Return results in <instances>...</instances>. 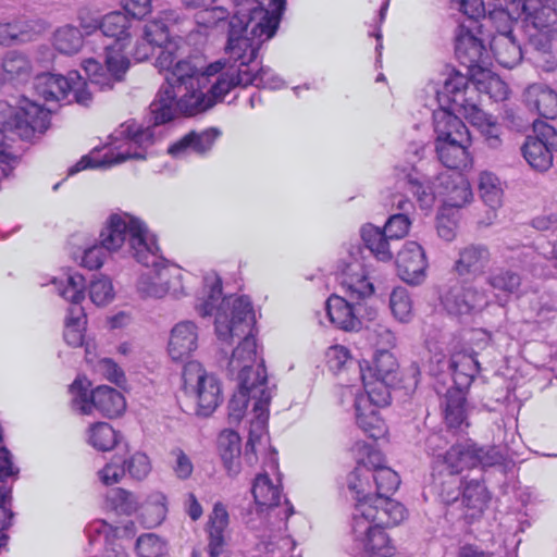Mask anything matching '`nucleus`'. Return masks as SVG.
<instances>
[{"label": "nucleus", "instance_id": "f257e3e1", "mask_svg": "<svg viewBox=\"0 0 557 557\" xmlns=\"http://www.w3.org/2000/svg\"><path fill=\"white\" fill-rule=\"evenodd\" d=\"M205 287L209 288L206 297L196 306L199 315L214 314V331L220 342L232 345L235 337L240 338L227 364L228 375L237 371L238 381L227 404V421L237 425L246 416L249 401L257 403L261 392H268L272 398L276 385L269 386L265 361L258 352L257 321L250 297H222V280L218 275L210 284L209 277H205Z\"/></svg>", "mask_w": 557, "mask_h": 557}, {"label": "nucleus", "instance_id": "f03ea898", "mask_svg": "<svg viewBox=\"0 0 557 557\" xmlns=\"http://www.w3.org/2000/svg\"><path fill=\"white\" fill-rule=\"evenodd\" d=\"M400 484V478L389 467L379 468L370 479V486L350 490L355 493L356 511L366 519H377L385 523H400L407 516L406 507L389 497Z\"/></svg>", "mask_w": 557, "mask_h": 557}, {"label": "nucleus", "instance_id": "7ed1b4c3", "mask_svg": "<svg viewBox=\"0 0 557 557\" xmlns=\"http://www.w3.org/2000/svg\"><path fill=\"white\" fill-rule=\"evenodd\" d=\"M50 125V112L41 106L26 101L21 108H14L7 101H0V166L7 169L8 175L12 166L4 162L3 147L10 135L30 140L44 134Z\"/></svg>", "mask_w": 557, "mask_h": 557}, {"label": "nucleus", "instance_id": "20e7f679", "mask_svg": "<svg viewBox=\"0 0 557 557\" xmlns=\"http://www.w3.org/2000/svg\"><path fill=\"white\" fill-rule=\"evenodd\" d=\"M506 457L503 449L496 445H479L471 438H456L438 457L435 469L436 475L444 472L460 474L463 470L481 468L483 470L503 466Z\"/></svg>", "mask_w": 557, "mask_h": 557}, {"label": "nucleus", "instance_id": "39448f33", "mask_svg": "<svg viewBox=\"0 0 557 557\" xmlns=\"http://www.w3.org/2000/svg\"><path fill=\"white\" fill-rule=\"evenodd\" d=\"M213 107V101L207 99L200 84L194 88H173L171 85H162L150 103V113L154 126L165 124L174 120L178 114L194 116Z\"/></svg>", "mask_w": 557, "mask_h": 557}, {"label": "nucleus", "instance_id": "423d86ee", "mask_svg": "<svg viewBox=\"0 0 557 557\" xmlns=\"http://www.w3.org/2000/svg\"><path fill=\"white\" fill-rule=\"evenodd\" d=\"M359 374L364 393L381 404H391L392 389L400 383L398 362L391 351L376 350L371 361L363 359L359 364Z\"/></svg>", "mask_w": 557, "mask_h": 557}, {"label": "nucleus", "instance_id": "0eeeda50", "mask_svg": "<svg viewBox=\"0 0 557 557\" xmlns=\"http://www.w3.org/2000/svg\"><path fill=\"white\" fill-rule=\"evenodd\" d=\"M237 18H231L227 44L225 46L226 58L218 60L207 66V74L214 75L225 66H234L236 70L252 69L257 64L259 51L264 44L261 39L244 33Z\"/></svg>", "mask_w": 557, "mask_h": 557}, {"label": "nucleus", "instance_id": "6e6552de", "mask_svg": "<svg viewBox=\"0 0 557 557\" xmlns=\"http://www.w3.org/2000/svg\"><path fill=\"white\" fill-rule=\"evenodd\" d=\"M366 261L367 257L362 256V250L350 246L346 255L341 257L334 265L335 280L348 298L367 299L374 294V285L369 280Z\"/></svg>", "mask_w": 557, "mask_h": 557}, {"label": "nucleus", "instance_id": "1a4fd4ad", "mask_svg": "<svg viewBox=\"0 0 557 557\" xmlns=\"http://www.w3.org/2000/svg\"><path fill=\"white\" fill-rule=\"evenodd\" d=\"M89 34L100 28L107 37L113 38L114 42L107 45L106 63L110 70L124 71L129 67V60L124 54V49L131 37V18L122 11H113L106 14L100 22L92 21L90 24H82Z\"/></svg>", "mask_w": 557, "mask_h": 557}, {"label": "nucleus", "instance_id": "9d476101", "mask_svg": "<svg viewBox=\"0 0 557 557\" xmlns=\"http://www.w3.org/2000/svg\"><path fill=\"white\" fill-rule=\"evenodd\" d=\"M90 385L85 376H77L70 385L74 400L82 404V413L89 414L96 409L107 418H115L124 412L126 401L121 392L108 385H99L89 392Z\"/></svg>", "mask_w": 557, "mask_h": 557}, {"label": "nucleus", "instance_id": "9b49d317", "mask_svg": "<svg viewBox=\"0 0 557 557\" xmlns=\"http://www.w3.org/2000/svg\"><path fill=\"white\" fill-rule=\"evenodd\" d=\"M120 134L127 138L129 146H136L140 151L109 152L100 160L85 156L69 170V174L73 175L88 168H109L129 159L144 160L146 158L145 150L154 143L153 127L150 126L141 128L134 124L122 125Z\"/></svg>", "mask_w": 557, "mask_h": 557}, {"label": "nucleus", "instance_id": "f8f14e48", "mask_svg": "<svg viewBox=\"0 0 557 557\" xmlns=\"http://www.w3.org/2000/svg\"><path fill=\"white\" fill-rule=\"evenodd\" d=\"M236 12L232 18H237L244 33L265 42L276 34L282 20V10L257 4L256 0H235Z\"/></svg>", "mask_w": 557, "mask_h": 557}, {"label": "nucleus", "instance_id": "ddd939ff", "mask_svg": "<svg viewBox=\"0 0 557 557\" xmlns=\"http://www.w3.org/2000/svg\"><path fill=\"white\" fill-rule=\"evenodd\" d=\"M398 523L380 522L377 519H366L360 512L352 518L351 530L356 541H360L363 547L362 557H391L394 555V546L385 532L386 528Z\"/></svg>", "mask_w": 557, "mask_h": 557}, {"label": "nucleus", "instance_id": "4468645a", "mask_svg": "<svg viewBox=\"0 0 557 557\" xmlns=\"http://www.w3.org/2000/svg\"><path fill=\"white\" fill-rule=\"evenodd\" d=\"M107 237L99 244H156L158 238L144 221L126 212L112 213L107 221Z\"/></svg>", "mask_w": 557, "mask_h": 557}, {"label": "nucleus", "instance_id": "2eb2a0df", "mask_svg": "<svg viewBox=\"0 0 557 557\" xmlns=\"http://www.w3.org/2000/svg\"><path fill=\"white\" fill-rule=\"evenodd\" d=\"M182 278V269L178 265L163 267L153 274L141 273L137 278L136 289L141 298H162L166 294L178 298L187 294Z\"/></svg>", "mask_w": 557, "mask_h": 557}, {"label": "nucleus", "instance_id": "dca6fc26", "mask_svg": "<svg viewBox=\"0 0 557 557\" xmlns=\"http://www.w3.org/2000/svg\"><path fill=\"white\" fill-rule=\"evenodd\" d=\"M521 150L532 169L548 171L553 165V152L557 151V132L549 125H542L535 136L527 137Z\"/></svg>", "mask_w": 557, "mask_h": 557}, {"label": "nucleus", "instance_id": "f3484780", "mask_svg": "<svg viewBox=\"0 0 557 557\" xmlns=\"http://www.w3.org/2000/svg\"><path fill=\"white\" fill-rule=\"evenodd\" d=\"M151 471V462L147 454L136 451L128 458L114 457L99 472L100 481L106 485L117 483L125 473L134 480L141 481Z\"/></svg>", "mask_w": 557, "mask_h": 557}, {"label": "nucleus", "instance_id": "a211bd4d", "mask_svg": "<svg viewBox=\"0 0 557 557\" xmlns=\"http://www.w3.org/2000/svg\"><path fill=\"white\" fill-rule=\"evenodd\" d=\"M364 299H352L345 296L331 295L325 301L330 322L343 331H358L362 326L359 314Z\"/></svg>", "mask_w": 557, "mask_h": 557}, {"label": "nucleus", "instance_id": "6ab92c4d", "mask_svg": "<svg viewBox=\"0 0 557 557\" xmlns=\"http://www.w3.org/2000/svg\"><path fill=\"white\" fill-rule=\"evenodd\" d=\"M395 263L399 278L406 284L419 286L425 281L429 263L423 246H404Z\"/></svg>", "mask_w": 557, "mask_h": 557}, {"label": "nucleus", "instance_id": "aec40b11", "mask_svg": "<svg viewBox=\"0 0 557 557\" xmlns=\"http://www.w3.org/2000/svg\"><path fill=\"white\" fill-rule=\"evenodd\" d=\"M492 500V493L488 491L484 480L471 479L465 481L459 507L462 510V518L467 524L479 521Z\"/></svg>", "mask_w": 557, "mask_h": 557}, {"label": "nucleus", "instance_id": "412c9836", "mask_svg": "<svg viewBox=\"0 0 557 557\" xmlns=\"http://www.w3.org/2000/svg\"><path fill=\"white\" fill-rule=\"evenodd\" d=\"M271 403V396L268 392H261V397L257 403L252 404V412L255 413L253 420L250 422L248 440L245 445L244 459L249 466H253L258 461L257 445H261L262 440L268 434V421H269V406Z\"/></svg>", "mask_w": 557, "mask_h": 557}, {"label": "nucleus", "instance_id": "4be33fe9", "mask_svg": "<svg viewBox=\"0 0 557 557\" xmlns=\"http://www.w3.org/2000/svg\"><path fill=\"white\" fill-rule=\"evenodd\" d=\"M455 54L458 61L468 69L480 66L487 57L483 40L476 37L472 26L461 24L456 35Z\"/></svg>", "mask_w": 557, "mask_h": 557}, {"label": "nucleus", "instance_id": "5701e85b", "mask_svg": "<svg viewBox=\"0 0 557 557\" xmlns=\"http://www.w3.org/2000/svg\"><path fill=\"white\" fill-rule=\"evenodd\" d=\"M388 405L376 401V398H372L367 393L356 397V423L368 437L376 440L383 434L384 422L380 417L379 408Z\"/></svg>", "mask_w": 557, "mask_h": 557}, {"label": "nucleus", "instance_id": "b1692460", "mask_svg": "<svg viewBox=\"0 0 557 557\" xmlns=\"http://www.w3.org/2000/svg\"><path fill=\"white\" fill-rule=\"evenodd\" d=\"M215 82L209 89L208 100L213 101V106L222 101L224 97L235 87H247L250 84H260L262 78L255 76L248 70H236L234 66H225L219 73Z\"/></svg>", "mask_w": 557, "mask_h": 557}, {"label": "nucleus", "instance_id": "393cba45", "mask_svg": "<svg viewBox=\"0 0 557 557\" xmlns=\"http://www.w3.org/2000/svg\"><path fill=\"white\" fill-rule=\"evenodd\" d=\"M197 325L193 321L176 323L171 330L168 351L173 361L184 362L198 347Z\"/></svg>", "mask_w": 557, "mask_h": 557}, {"label": "nucleus", "instance_id": "a878e982", "mask_svg": "<svg viewBox=\"0 0 557 557\" xmlns=\"http://www.w3.org/2000/svg\"><path fill=\"white\" fill-rule=\"evenodd\" d=\"M476 292L471 287H466L456 278L449 281V284L440 295V300L444 309L451 315L471 314L475 309Z\"/></svg>", "mask_w": 557, "mask_h": 557}, {"label": "nucleus", "instance_id": "bb28decb", "mask_svg": "<svg viewBox=\"0 0 557 557\" xmlns=\"http://www.w3.org/2000/svg\"><path fill=\"white\" fill-rule=\"evenodd\" d=\"M195 393L198 416H211L223 400L220 380L214 374L207 373L205 370L197 377Z\"/></svg>", "mask_w": 557, "mask_h": 557}, {"label": "nucleus", "instance_id": "cd10ccee", "mask_svg": "<svg viewBox=\"0 0 557 557\" xmlns=\"http://www.w3.org/2000/svg\"><path fill=\"white\" fill-rule=\"evenodd\" d=\"M437 195L443 196V202L450 208H461L472 199L469 182L460 174L437 176Z\"/></svg>", "mask_w": 557, "mask_h": 557}, {"label": "nucleus", "instance_id": "c85d7f7f", "mask_svg": "<svg viewBox=\"0 0 557 557\" xmlns=\"http://www.w3.org/2000/svg\"><path fill=\"white\" fill-rule=\"evenodd\" d=\"M523 101L531 111L545 119L557 117V92L547 85H529L523 91Z\"/></svg>", "mask_w": 557, "mask_h": 557}, {"label": "nucleus", "instance_id": "c756f323", "mask_svg": "<svg viewBox=\"0 0 557 557\" xmlns=\"http://www.w3.org/2000/svg\"><path fill=\"white\" fill-rule=\"evenodd\" d=\"M285 505L286 509L283 520L284 532H282L280 528L277 532L263 534L257 544V550L264 554L267 557H282L284 554L292 552L295 547L294 540L290 535L285 534L287 530L286 521L288 517L295 513V509L287 498L285 499Z\"/></svg>", "mask_w": 557, "mask_h": 557}, {"label": "nucleus", "instance_id": "7c9ffc66", "mask_svg": "<svg viewBox=\"0 0 557 557\" xmlns=\"http://www.w3.org/2000/svg\"><path fill=\"white\" fill-rule=\"evenodd\" d=\"M220 135L221 131L215 127H210L202 132L191 131L172 144L168 152L176 158L184 156L188 150L203 154L212 148Z\"/></svg>", "mask_w": 557, "mask_h": 557}, {"label": "nucleus", "instance_id": "2f4dec72", "mask_svg": "<svg viewBox=\"0 0 557 557\" xmlns=\"http://www.w3.org/2000/svg\"><path fill=\"white\" fill-rule=\"evenodd\" d=\"M435 143L438 160L446 168L460 170L471 164V157L468 151L470 137L436 140Z\"/></svg>", "mask_w": 557, "mask_h": 557}, {"label": "nucleus", "instance_id": "473e14b6", "mask_svg": "<svg viewBox=\"0 0 557 557\" xmlns=\"http://www.w3.org/2000/svg\"><path fill=\"white\" fill-rule=\"evenodd\" d=\"M479 194L483 202L491 209L487 212L486 221H480L485 225H490L496 219V210L503 203V188L499 178L492 172L483 171L478 178Z\"/></svg>", "mask_w": 557, "mask_h": 557}, {"label": "nucleus", "instance_id": "72a5a7b5", "mask_svg": "<svg viewBox=\"0 0 557 557\" xmlns=\"http://www.w3.org/2000/svg\"><path fill=\"white\" fill-rule=\"evenodd\" d=\"M468 89L469 79L467 76L459 73L450 75L445 79L443 87L436 91L440 106L444 108L451 107L453 110L457 108L467 109Z\"/></svg>", "mask_w": 557, "mask_h": 557}, {"label": "nucleus", "instance_id": "f704fd0d", "mask_svg": "<svg viewBox=\"0 0 557 557\" xmlns=\"http://www.w3.org/2000/svg\"><path fill=\"white\" fill-rule=\"evenodd\" d=\"M480 372V363L476 354L458 351L451 355L450 369L448 371L454 386L470 388L475 376Z\"/></svg>", "mask_w": 557, "mask_h": 557}, {"label": "nucleus", "instance_id": "c9c22d12", "mask_svg": "<svg viewBox=\"0 0 557 557\" xmlns=\"http://www.w3.org/2000/svg\"><path fill=\"white\" fill-rule=\"evenodd\" d=\"M366 457L358 460L355 469L347 476V486L349 490L359 488L362 481L367 486H370V479L379 468H383L385 458L381 451L366 445Z\"/></svg>", "mask_w": 557, "mask_h": 557}, {"label": "nucleus", "instance_id": "e433bc0d", "mask_svg": "<svg viewBox=\"0 0 557 557\" xmlns=\"http://www.w3.org/2000/svg\"><path fill=\"white\" fill-rule=\"evenodd\" d=\"M240 436L236 431L224 430L218 437V451L228 476L240 472Z\"/></svg>", "mask_w": 557, "mask_h": 557}, {"label": "nucleus", "instance_id": "4c0bfd02", "mask_svg": "<svg viewBox=\"0 0 557 557\" xmlns=\"http://www.w3.org/2000/svg\"><path fill=\"white\" fill-rule=\"evenodd\" d=\"M433 125L436 140L468 138L469 131L465 123L450 110L441 107L433 112Z\"/></svg>", "mask_w": 557, "mask_h": 557}, {"label": "nucleus", "instance_id": "58836bf2", "mask_svg": "<svg viewBox=\"0 0 557 557\" xmlns=\"http://www.w3.org/2000/svg\"><path fill=\"white\" fill-rule=\"evenodd\" d=\"M71 87L70 75L67 77L52 73H41L35 77L34 89L46 101H61L69 96Z\"/></svg>", "mask_w": 557, "mask_h": 557}, {"label": "nucleus", "instance_id": "ea45409f", "mask_svg": "<svg viewBox=\"0 0 557 557\" xmlns=\"http://www.w3.org/2000/svg\"><path fill=\"white\" fill-rule=\"evenodd\" d=\"M206 76H211L207 74V69L205 72H201L191 60H177L171 73L165 74V83L163 85H171L175 89H193L194 85H199Z\"/></svg>", "mask_w": 557, "mask_h": 557}, {"label": "nucleus", "instance_id": "a19ab883", "mask_svg": "<svg viewBox=\"0 0 557 557\" xmlns=\"http://www.w3.org/2000/svg\"><path fill=\"white\" fill-rule=\"evenodd\" d=\"M490 47L496 61L504 67L511 69L522 60L521 46L513 35H493Z\"/></svg>", "mask_w": 557, "mask_h": 557}, {"label": "nucleus", "instance_id": "79ce46f5", "mask_svg": "<svg viewBox=\"0 0 557 557\" xmlns=\"http://www.w3.org/2000/svg\"><path fill=\"white\" fill-rule=\"evenodd\" d=\"M177 21L175 11H162L157 17L147 22L144 28V39L150 45L163 47L170 44V28Z\"/></svg>", "mask_w": 557, "mask_h": 557}, {"label": "nucleus", "instance_id": "37998d69", "mask_svg": "<svg viewBox=\"0 0 557 557\" xmlns=\"http://www.w3.org/2000/svg\"><path fill=\"white\" fill-rule=\"evenodd\" d=\"M490 261V251L486 246H467L459 252L454 270L463 276L481 272Z\"/></svg>", "mask_w": 557, "mask_h": 557}, {"label": "nucleus", "instance_id": "c03bdc74", "mask_svg": "<svg viewBox=\"0 0 557 557\" xmlns=\"http://www.w3.org/2000/svg\"><path fill=\"white\" fill-rule=\"evenodd\" d=\"M251 493L257 506L262 510L267 507L270 511H275L280 506L281 490L274 485L269 474L264 471L259 473L252 483Z\"/></svg>", "mask_w": 557, "mask_h": 557}, {"label": "nucleus", "instance_id": "a18cd8bd", "mask_svg": "<svg viewBox=\"0 0 557 557\" xmlns=\"http://www.w3.org/2000/svg\"><path fill=\"white\" fill-rule=\"evenodd\" d=\"M520 4L525 22L539 30H545L557 22V11L542 0H520Z\"/></svg>", "mask_w": 557, "mask_h": 557}, {"label": "nucleus", "instance_id": "49530a36", "mask_svg": "<svg viewBox=\"0 0 557 557\" xmlns=\"http://www.w3.org/2000/svg\"><path fill=\"white\" fill-rule=\"evenodd\" d=\"M228 525V512L226 507L218 502L214 504L211 515L209 516L208 532V549L215 547L228 546L224 531Z\"/></svg>", "mask_w": 557, "mask_h": 557}, {"label": "nucleus", "instance_id": "de8ad7c7", "mask_svg": "<svg viewBox=\"0 0 557 557\" xmlns=\"http://www.w3.org/2000/svg\"><path fill=\"white\" fill-rule=\"evenodd\" d=\"M104 64H107L104 62ZM113 71L106 65V69L96 60L89 59L84 64V71L86 72L89 81V85H92L99 90L111 89L116 82H121L126 71Z\"/></svg>", "mask_w": 557, "mask_h": 557}, {"label": "nucleus", "instance_id": "09e8293b", "mask_svg": "<svg viewBox=\"0 0 557 557\" xmlns=\"http://www.w3.org/2000/svg\"><path fill=\"white\" fill-rule=\"evenodd\" d=\"M88 432V444L99 451H109L120 447L123 440V435L108 422H96Z\"/></svg>", "mask_w": 557, "mask_h": 557}, {"label": "nucleus", "instance_id": "8fccbe9b", "mask_svg": "<svg viewBox=\"0 0 557 557\" xmlns=\"http://www.w3.org/2000/svg\"><path fill=\"white\" fill-rule=\"evenodd\" d=\"M456 440V434L451 430L441 429L437 431L430 432L423 440V449L432 456L431 469L432 475L435 478L437 470L435 463L440 456L445 455V450L449 448L451 443Z\"/></svg>", "mask_w": 557, "mask_h": 557}, {"label": "nucleus", "instance_id": "3c124183", "mask_svg": "<svg viewBox=\"0 0 557 557\" xmlns=\"http://www.w3.org/2000/svg\"><path fill=\"white\" fill-rule=\"evenodd\" d=\"M53 46L61 53L75 54L84 46L83 34L75 26H61L53 34Z\"/></svg>", "mask_w": 557, "mask_h": 557}, {"label": "nucleus", "instance_id": "603ef678", "mask_svg": "<svg viewBox=\"0 0 557 557\" xmlns=\"http://www.w3.org/2000/svg\"><path fill=\"white\" fill-rule=\"evenodd\" d=\"M406 186L410 193L417 198L422 209H429L433 206L437 195V187L433 188L430 181L417 173H409L405 177Z\"/></svg>", "mask_w": 557, "mask_h": 557}, {"label": "nucleus", "instance_id": "864d4df0", "mask_svg": "<svg viewBox=\"0 0 557 557\" xmlns=\"http://www.w3.org/2000/svg\"><path fill=\"white\" fill-rule=\"evenodd\" d=\"M1 67L11 79L24 81L28 78L33 71L29 58L20 51H8L2 58Z\"/></svg>", "mask_w": 557, "mask_h": 557}, {"label": "nucleus", "instance_id": "5fc2aeb1", "mask_svg": "<svg viewBox=\"0 0 557 557\" xmlns=\"http://www.w3.org/2000/svg\"><path fill=\"white\" fill-rule=\"evenodd\" d=\"M89 535L96 533L103 536L106 543V557H127L124 547L115 542L119 536L120 529L107 523L104 520L95 521L87 529Z\"/></svg>", "mask_w": 557, "mask_h": 557}, {"label": "nucleus", "instance_id": "6e6d98bb", "mask_svg": "<svg viewBox=\"0 0 557 557\" xmlns=\"http://www.w3.org/2000/svg\"><path fill=\"white\" fill-rule=\"evenodd\" d=\"M389 309L393 317L400 323H409L413 318L412 299L408 289L396 286L389 295Z\"/></svg>", "mask_w": 557, "mask_h": 557}, {"label": "nucleus", "instance_id": "4d7b16f0", "mask_svg": "<svg viewBox=\"0 0 557 557\" xmlns=\"http://www.w3.org/2000/svg\"><path fill=\"white\" fill-rule=\"evenodd\" d=\"M521 275L512 269H495L488 275V284L496 290L506 294H518L521 286Z\"/></svg>", "mask_w": 557, "mask_h": 557}, {"label": "nucleus", "instance_id": "13d9d810", "mask_svg": "<svg viewBox=\"0 0 557 557\" xmlns=\"http://www.w3.org/2000/svg\"><path fill=\"white\" fill-rule=\"evenodd\" d=\"M459 474H451L448 472H444V474L438 475L442 478L438 490V497L443 504L446 506H451L455 504H459L462 487L465 484L463 479L458 476Z\"/></svg>", "mask_w": 557, "mask_h": 557}, {"label": "nucleus", "instance_id": "bf43d9fd", "mask_svg": "<svg viewBox=\"0 0 557 557\" xmlns=\"http://www.w3.org/2000/svg\"><path fill=\"white\" fill-rule=\"evenodd\" d=\"M134 249V258L146 268H152L153 272L163 267L175 265L160 253V246H129Z\"/></svg>", "mask_w": 557, "mask_h": 557}, {"label": "nucleus", "instance_id": "052dcab7", "mask_svg": "<svg viewBox=\"0 0 557 557\" xmlns=\"http://www.w3.org/2000/svg\"><path fill=\"white\" fill-rule=\"evenodd\" d=\"M138 557H163L168 552L166 543L154 533H146L136 540Z\"/></svg>", "mask_w": 557, "mask_h": 557}, {"label": "nucleus", "instance_id": "680f3d73", "mask_svg": "<svg viewBox=\"0 0 557 557\" xmlns=\"http://www.w3.org/2000/svg\"><path fill=\"white\" fill-rule=\"evenodd\" d=\"M115 297L114 288L108 276L92 278L89 284V298L96 306H106Z\"/></svg>", "mask_w": 557, "mask_h": 557}, {"label": "nucleus", "instance_id": "e2e57ef3", "mask_svg": "<svg viewBox=\"0 0 557 557\" xmlns=\"http://www.w3.org/2000/svg\"><path fill=\"white\" fill-rule=\"evenodd\" d=\"M107 500L119 513L132 515L137 509V502L133 493L122 488L115 487L108 492Z\"/></svg>", "mask_w": 557, "mask_h": 557}, {"label": "nucleus", "instance_id": "0e129e2a", "mask_svg": "<svg viewBox=\"0 0 557 557\" xmlns=\"http://www.w3.org/2000/svg\"><path fill=\"white\" fill-rule=\"evenodd\" d=\"M122 246H87L81 257V265L88 270L102 267L108 252H117Z\"/></svg>", "mask_w": 557, "mask_h": 557}, {"label": "nucleus", "instance_id": "69168bd1", "mask_svg": "<svg viewBox=\"0 0 557 557\" xmlns=\"http://www.w3.org/2000/svg\"><path fill=\"white\" fill-rule=\"evenodd\" d=\"M362 360L355 359L347 347L335 345L330 348L329 352V368L333 371H342L344 369L357 368L359 370Z\"/></svg>", "mask_w": 557, "mask_h": 557}, {"label": "nucleus", "instance_id": "338daca9", "mask_svg": "<svg viewBox=\"0 0 557 557\" xmlns=\"http://www.w3.org/2000/svg\"><path fill=\"white\" fill-rule=\"evenodd\" d=\"M59 294L70 302H76L85 299L86 290V278L79 273L70 274L66 277V283L61 284L59 287Z\"/></svg>", "mask_w": 557, "mask_h": 557}, {"label": "nucleus", "instance_id": "774afa93", "mask_svg": "<svg viewBox=\"0 0 557 557\" xmlns=\"http://www.w3.org/2000/svg\"><path fill=\"white\" fill-rule=\"evenodd\" d=\"M411 222L404 213H396L388 218L384 225L387 240H400L409 232Z\"/></svg>", "mask_w": 557, "mask_h": 557}]
</instances>
